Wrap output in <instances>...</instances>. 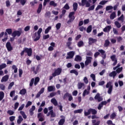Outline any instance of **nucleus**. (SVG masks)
Listing matches in <instances>:
<instances>
[{
	"label": "nucleus",
	"instance_id": "obj_29",
	"mask_svg": "<svg viewBox=\"0 0 125 125\" xmlns=\"http://www.w3.org/2000/svg\"><path fill=\"white\" fill-rule=\"evenodd\" d=\"M117 76V73L115 71H113L110 73L109 74V76L111 77H113V79H115V77Z\"/></svg>",
	"mask_w": 125,
	"mask_h": 125
},
{
	"label": "nucleus",
	"instance_id": "obj_15",
	"mask_svg": "<svg viewBox=\"0 0 125 125\" xmlns=\"http://www.w3.org/2000/svg\"><path fill=\"white\" fill-rule=\"evenodd\" d=\"M99 52L101 53L103 59H106V52L103 49H100L98 50Z\"/></svg>",
	"mask_w": 125,
	"mask_h": 125
},
{
	"label": "nucleus",
	"instance_id": "obj_23",
	"mask_svg": "<svg viewBox=\"0 0 125 125\" xmlns=\"http://www.w3.org/2000/svg\"><path fill=\"white\" fill-rule=\"evenodd\" d=\"M26 1H27V0H16V2L17 3L20 2L21 5H25Z\"/></svg>",
	"mask_w": 125,
	"mask_h": 125
},
{
	"label": "nucleus",
	"instance_id": "obj_12",
	"mask_svg": "<svg viewBox=\"0 0 125 125\" xmlns=\"http://www.w3.org/2000/svg\"><path fill=\"white\" fill-rule=\"evenodd\" d=\"M6 47L8 51H11L13 50V47H12V46H11V43L9 42H6Z\"/></svg>",
	"mask_w": 125,
	"mask_h": 125
},
{
	"label": "nucleus",
	"instance_id": "obj_11",
	"mask_svg": "<svg viewBox=\"0 0 125 125\" xmlns=\"http://www.w3.org/2000/svg\"><path fill=\"white\" fill-rule=\"evenodd\" d=\"M67 56L66 58V59H72L75 56V52L73 51H70L67 53Z\"/></svg>",
	"mask_w": 125,
	"mask_h": 125
},
{
	"label": "nucleus",
	"instance_id": "obj_57",
	"mask_svg": "<svg viewBox=\"0 0 125 125\" xmlns=\"http://www.w3.org/2000/svg\"><path fill=\"white\" fill-rule=\"evenodd\" d=\"M56 28L57 30H59L61 28V23L59 22L56 25Z\"/></svg>",
	"mask_w": 125,
	"mask_h": 125
},
{
	"label": "nucleus",
	"instance_id": "obj_54",
	"mask_svg": "<svg viewBox=\"0 0 125 125\" xmlns=\"http://www.w3.org/2000/svg\"><path fill=\"white\" fill-rule=\"evenodd\" d=\"M86 2H87V0H82V6H84L86 4Z\"/></svg>",
	"mask_w": 125,
	"mask_h": 125
},
{
	"label": "nucleus",
	"instance_id": "obj_56",
	"mask_svg": "<svg viewBox=\"0 0 125 125\" xmlns=\"http://www.w3.org/2000/svg\"><path fill=\"white\" fill-rule=\"evenodd\" d=\"M13 85H14V82H12L11 83H10V84L8 87V89H11V88H12V86H13Z\"/></svg>",
	"mask_w": 125,
	"mask_h": 125
},
{
	"label": "nucleus",
	"instance_id": "obj_36",
	"mask_svg": "<svg viewBox=\"0 0 125 125\" xmlns=\"http://www.w3.org/2000/svg\"><path fill=\"white\" fill-rule=\"evenodd\" d=\"M40 82V77H37L35 78L34 80V85H37L38 84V83Z\"/></svg>",
	"mask_w": 125,
	"mask_h": 125
},
{
	"label": "nucleus",
	"instance_id": "obj_62",
	"mask_svg": "<svg viewBox=\"0 0 125 125\" xmlns=\"http://www.w3.org/2000/svg\"><path fill=\"white\" fill-rule=\"evenodd\" d=\"M9 120L10 121V122H14V121H15V116H10L9 117Z\"/></svg>",
	"mask_w": 125,
	"mask_h": 125
},
{
	"label": "nucleus",
	"instance_id": "obj_25",
	"mask_svg": "<svg viewBox=\"0 0 125 125\" xmlns=\"http://www.w3.org/2000/svg\"><path fill=\"white\" fill-rule=\"evenodd\" d=\"M116 17H117V16L116 15V12L114 11L110 14V19L111 20H114V19H115Z\"/></svg>",
	"mask_w": 125,
	"mask_h": 125
},
{
	"label": "nucleus",
	"instance_id": "obj_39",
	"mask_svg": "<svg viewBox=\"0 0 125 125\" xmlns=\"http://www.w3.org/2000/svg\"><path fill=\"white\" fill-rule=\"evenodd\" d=\"M20 113L21 115L22 118H23L25 120L27 119V115H26V114H25V112L23 111H20Z\"/></svg>",
	"mask_w": 125,
	"mask_h": 125
},
{
	"label": "nucleus",
	"instance_id": "obj_17",
	"mask_svg": "<svg viewBox=\"0 0 125 125\" xmlns=\"http://www.w3.org/2000/svg\"><path fill=\"white\" fill-rule=\"evenodd\" d=\"M60 117L62 118V119H61L59 121V122L58 123V125H64V123H65V117H64L63 115H61L60 116Z\"/></svg>",
	"mask_w": 125,
	"mask_h": 125
},
{
	"label": "nucleus",
	"instance_id": "obj_19",
	"mask_svg": "<svg viewBox=\"0 0 125 125\" xmlns=\"http://www.w3.org/2000/svg\"><path fill=\"white\" fill-rule=\"evenodd\" d=\"M111 29H112V26L107 25L103 29V31L105 33H107V32H109L111 30Z\"/></svg>",
	"mask_w": 125,
	"mask_h": 125
},
{
	"label": "nucleus",
	"instance_id": "obj_21",
	"mask_svg": "<svg viewBox=\"0 0 125 125\" xmlns=\"http://www.w3.org/2000/svg\"><path fill=\"white\" fill-rule=\"evenodd\" d=\"M47 90L49 92L54 91L55 90V86L54 85L49 86L47 87Z\"/></svg>",
	"mask_w": 125,
	"mask_h": 125
},
{
	"label": "nucleus",
	"instance_id": "obj_44",
	"mask_svg": "<svg viewBox=\"0 0 125 125\" xmlns=\"http://www.w3.org/2000/svg\"><path fill=\"white\" fill-rule=\"evenodd\" d=\"M50 113L51 118H55L56 117V114L53 112V110H50Z\"/></svg>",
	"mask_w": 125,
	"mask_h": 125
},
{
	"label": "nucleus",
	"instance_id": "obj_60",
	"mask_svg": "<svg viewBox=\"0 0 125 125\" xmlns=\"http://www.w3.org/2000/svg\"><path fill=\"white\" fill-rule=\"evenodd\" d=\"M56 94H57V93L56 92H52L50 94V96H48V97H53L54 96H55L56 95Z\"/></svg>",
	"mask_w": 125,
	"mask_h": 125
},
{
	"label": "nucleus",
	"instance_id": "obj_64",
	"mask_svg": "<svg viewBox=\"0 0 125 125\" xmlns=\"http://www.w3.org/2000/svg\"><path fill=\"white\" fill-rule=\"evenodd\" d=\"M32 105V102L31 101H28L27 102V104L25 105V108H28L29 106H31Z\"/></svg>",
	"mask_w": 125,
	"mask_h": 125
},
{
	"label": "nucleus",
	"instance_id": "obj_48",
	"mask_svg": "<svg viewBox=\"0 0 125 125\" xmlns=\"http://www.w3.org/2000/svg\"><path fill=\"white\" fill-rule=\"evenodd\" d=\"M50 30H51V26H48L44 31L45 34H48Z\"/></svg>",
	"mask_w": 125,
	"mask_h": 125
},
{
	"label": "nucleus",
	"instance_id": "obj_7",
	"mask_svg": "<svg viewBox=\"0 0 125 125\" xmlns=\"http://www.w3.org/2000/svg\"><path fill=\"white\" fill-rule=\"evenodd\" d=\"M61 73H62V69L58 68L57 69L55 70V71L52 73V76H53V77H56V76H59Z\"/></svg>",
	"mask_w": 125,
	"mask_h": 125
},
{
	"label": "nucleus",
	"instance_id": "obj_20",
	"mask_svg": "<svg viewBox=\"0 0 125 125\" xmlns=\"http://www.w3.org/2000/svg\"><path fill=\"white\" fill-rule=\"evenodd\" d=\"M8 79H9V76L6 75L3 76L1 80V82L3 83V82H7L8 81Z\"/></svg>",
	"mask_w": 125,
	"mask_h": 125
},
{
	"label": "nucleus",
	"instance_id": "obj_37",
	"mask_svg": "<svg viewBox=\"0 0 125 125\" xmlns=\"http://www.w3.org/2000/svg\"><path fill=\"white\" fill-rule=\"evenodd\" d=\"M77 45L78 47H82V46L84 45V43H83V41H79L77 43Z\"/></svg>",
	"mask_w": 125,
	"mask_h": 125
},
{
	"label": "nucleus",
	"instance_id": "obj_55",
	"mask_svg": "<svg viewBox=\"0 0 125 125\" xmlns=\"http://www.w3.org/2000/svg\"><path fill=\"white\" fill-rule=\"evenodd\" d=\"M103 8V6L101 5H98L97 7L95 9V11H97L98 10H99V9H101Z\"/></svg>",
	"mask_w": 125,
	"mask_h": 125
},
{
	"label": "nucleus",
	"instance_id": "obj_18",
	"mask_svg": "<svg viewBox=\"0 0 125 125\" xmlns=\"http://www.w3.org/2000/svg\"><path fill=\"white\" fill-rule=\"evenodd\" d=\"M36 110V106L35 105H32L31 108L29 109V114L30 116L34 115V111Z\"/></svg>",
	"mask_w": 125,
	"mask_h": 125
},
{
	"label": "nucleus",
	"instance_id": "obj_42",
	"mask_svg": "<svg viewBox=\"0 0 125 125\" xmlns=\"http://www.w3.org/2000/svg\"><path fill=\"white\" fill-rule=\"evenodd\" d=\"M116 117H117V115L116 114V112H113L110 115V118L111 120H114Z\"/></svg>",
	"mask_w": 125,
	"mask_h": 125
},
{
	"label": "nucleus",
	"instance_id": "obj_22",
	"mask_svg": "<svg viewBox=\"0 0 125 125\" xmlns=\"http://www.w3.org/2000/svg\"><path fill=\"white\" fill-rule=\"evenodd\" d=\"M82 58L81 56L80 55H76L74 59V61L76 62H81L82 61Z\"/></svg>",
	"mask_w": 125,
	"mask_h": 125
},
{
	"label": "nucleus",
	"instance_id": "obj_26",
	"mask_svg": "<svg viewBox=\"0 0 125 125\" xmlns=\"http://www.w3.org/2000/svg\"><path fill=\"white\" fill-rule=\"evenodd\" d=\"M51 102L53 104V105H54V106H57V105H58V103L57 102V101L55 98H52L51 100Z\"/></svg>",
	"mask_w": 125,
	"mask_h": 125
},
{
	"label": "nucleus",
	"instance_id": "obj_13",
	"mask_svg": "<svg viewBox=\"0 0 125 125\" xmlns=\"http://www.w3.org/2000/svg\"><path fill=\"white\" fill-rule=\"evenodd\" d=\"M95 42H97V39L91 37L88 39V44L90 45H91L93 43H95Z\"/></svg>",
	"mask_w": 125,
	"mask_h": 125
},
{
	"label": "nucleus",
	"instance_id": "obj_47",
	"mask_svg": "<svg viewBox=\"0 0 125 125\" xmlns=\"http://www.w3.org/2000/svg\"><path fill=\"white\" fill-rule=\"evenodd\" d=\"M95 7V4H93V5L90 6L87 10L88 11H91V10H94V8Z\"/></svg>",
	"mask_w": 125,
	"mask_h": 125
},
{
	"label": "nucleus",
	"instance_id": "obj_5",
	"mask_svg": "<svg viewBox=\"0 0 125 125\" xmlns=\"http://www.w3.org/2000/svg\"><path fill=\"white\" fill-rule=\"evenodd\" d=\"M105 87L106 88H108L107 93H108V94H112V91L113 90V85H112V82L110 81L108 82L105 85Z\"/></svg>",
	"mask_w": 125,
	"mask_h": 125
},
{
	"label": "nucleus",
	"instance_id": "obj_16",
	"mask_svg": "<svg viewBox=\"0 0 125 125\" xmlns=\"http://www.w3.org/2000/svg\"><path fill=\"white\" fill-rule=\"evenodd\" d=\"M50 45L48 48V50L49 51H53V50H54V48L55 47V43L52 42L50 43Z\"/></svg>",
	"mask_w": 125,
	"mask_h": 125
},
{
	"label": "nucleus",
	"instance_id": "obj_1",
	"mask_svg": "<svg viewBox=\"0 0 125 125\" xmlns=\"http://www.w3.org/2000/svg\"><path fill=\"white\" fill-rule=\"evenodd\" d=\"M25 52V53H27L28 56H29V57H30V56H32V53H33V50L31 48H24L21 53V56H23Z\"/></svg>",
	"mask_w": 125,
	"mask_h": 125
},
{
	"label": "nucleus",
	"instance_id": "obj_50",
	"mask_svg": "<svg viewBox=\"0 0 125 125\" xmlns=\"http://www.w3.org/2000/svg\"><path fill=\"white\" fill-rule=\"evenodd\" d=\"M6 64L2 63L1 65H0V71L2 70V69H4V68H6Z\"/></svg>",
	"mask_w": 125,
	"mask_h": 125
},
{
	"label": "nucleus",
	"instance_id": "obj_8",
	"mask_svg": "<svg viewBox=\"0 0 125 125\" xmlns=\"http://www.w3.org/2000/svg\"><path fill=\"white\" fill-rule=\"evenodd\" d=\"M21 31L19 30H15L12 33V36L14 38H16V36L20 37L21 36V34H22V31H21V28L20 29Z\"/></svg>",
	"mask_w": 125,
	"mask_h": 125
},
{
	"label": "nucleus",
	"instance_id": "obj_41",
	"mask_svg": "<svg viewBox=\"0 0 125 125\" xmlns=\"http://www.w3.org/2000/svg\"><path fill=\"white\" fill-rule=\"evenodd\" d=\"M4 98V93L3 91H0V101H1Z\"/></svg>",
	"mask_w": 125,
	"mask_h": 125
},
{
	"label": "nucleus",
	"instance_id": "obj_43",
	"mask_svg": "<svg viewBox=\"0 0 125 125\" xmlns=\"http://www.w3.org/2000/svg\"><path fill=\"white\" fill-rule=\"evenodd\" d=\"M12 70H14V72L15 73H17V72H18V68H17V67H16V65H12Z\"/></svg>",
	"mask_w": 125,
	"mask_h": 125
},
{
	"label": "nucleus",
	"instance_id": "obj_53",
	"mask_svg": "<svg viewBox=\"0 0 125 125\" xmlns=\"http://www.w3.org/2000/svg\"><path fill=\"white\" fill-rule=\"evenodd\" d=\"M122 71H123V67H119L116 69V73L120 74Z\"/></svg>",
	"mask_w": 125,
	"mask_h": 125
},
{
	"label": "nucleus",
	"instance_id": "obj_49",
	"mask_svg": "<svg viewBox=\"0 0 125 125\" xmlns=\"http://www.w3.org/2000/svg\"><path fill=\"white\" fill-rule=\"evenodd\" d=\"M6 32L8 33V35L12 34V29L11 28H7L6 29Z\"/></svg>",
	"mask_w": 125,
	"mask_h": 125
},
{
	"label": "nucleus",
	"instance_id": "obj_14",
	"mask_svg": "<svg viewBox=\"0 0 125 125\" xmlns=\"http://www.w3.org/2000/svg\"><path fill=\"white\" fill-rule=\"evenodd\" d=\"M95 100H97L99 102H101L102 100H103V98L102 97L100 96V94L99 93H97L94 97Z\"/></svg>",
	"mask_w": 125,
	"mask_h": 125
},
{
	"label": "nucleus",
	"instance_id": "obj_3",
	"mask_svg": "<svg viewBox=\"0 0 125 125\" xmlns=\"http://www.w3.org/2000/svg\"><path fill=\"white\" fill-rule=\"evenodd\" d=\"M41 64H38L36 66V67L35 66H32L30 68V72H33V74L37 75L40 71H41Z\"/></svg>",
	"mask_w": 125,
	"mask_h": 125
},
{
	"label": "nucleus",
	"instance_id": "obj_61",
	"mask_svg": "<svg viewBox=\"0 0 125 125\" xmlns=\"http://www.w3.org/2000/svg\"><path fill=\"white\" fill-rule=\"evenodd\" d=\"M19 106V103L16 102L14 105V109L17 110V109L18 108Z\"/></svg>",
	"mask_w": 125,
	"mask_h": 125
},
{
	"label": "nucleus",
	"instance_id": "obj_40",
	"mask_svg": "<svg viewBox=\"0 0 125 125\" xmlns=\"http://www.w3.org/2000/svg\"><path fill=\"white\" fill-rule=\"evenodd\" d=\"M70 74H74L76 76H78L79 75V72L76 69H72L70 71Z\"/></svg>",
	"mask_w": 125,
	"mask_h": 125
},
{
	"label": "nucleus",
	"instance_id": "obj_2",
	"mask_svg": "<svg viewBox=\"0 0 125 125\" xmlns=\"http://www.w3.org/2000/svg\"><path fill=\"white\" fill-rule=\"evenodd\" d=\"M91 113L92 115H96V114H97V110L95 109L89 108V109H88L87 112H84V115L85 117H87V116H89V115H90V114Z\"/></svg>",
	"mask_w": 125,
	"mask_h": 125
},
{
	"label": "nucleus",
	"instance_id": "obj_63",
	"mask_svg": "<svg viewBox=\"0 0 125 125\" xmlns=\"http://www.w3.org/2000/svg\"><path fill=\"white\" fill-rule=\"evenodd\" d=\"M42 28H39V29L38 30V32H37L38 35L41 36V34L42 33Z\"/></svg>",
	"mask_w": 125,
	"mask_h": 125
},
{
	"label": "nucleus",
	"instance_id": "obj_51",
	"mask_svg": "<svg viewBox=\"0 0 125 125\" xmlns=\"http://www.w3.org/2000/svg\"><path fill=\"white\" fill-rule=\"evenodd\" d=\"M111 9H113V6L111 5L107 6L105 8V10L106 11H109V10H111Z\"/></svg>",
	"mask_w": 125,
	"mask_h": 125
},
{
	"label": "nucleus",
	"instance_id": "obj_6",
	"mask_svg": "<svg viewBox=\"0 0 125 125\" xmlns=\"http://www.w3.org/2000/svg\"><path fill=\"white\" fill-rule=\"evenodd\" d=\"M67 97L68 98V101H72V100H73V99L72 94H70L69 92L65 93L63 95L62 98H63V100H66V99H67Z\"/></svg>",
	"mask_w": 125,
	"mask_h": 125
},
{
	"label": "nucleus",
	"instance_id": "obj_33",
	"mask_svg": "<svg viewBox=\"0 0 125 125\" xmlns=\"http://www.w3.org/2000/svg\"><path fill=\"white\" fill-rule=\"evenodd\" d=\"M114 25H115L116 27H117L118 29H120V28L122 27V24H121V23H120L118 21H115L114 22Z\"/></svg>",
	"mask_w": 125,
	"mask_h": 125
},
{
	"label": "nucleus",
	"instance_id": "obj_28",
	"mask_svg": "<svg viewBox=\"0 0 125 125\" xmlns=\"http://www.w3.org/2000/svg\"><path fill=\"white\" fill-rule=\"evenodd\" d=\"M109 45H110V41H109V39L105 40L104 44V47H108Z\"/></svg>",
	"mask_w": 125,
	"mask_h": 125
},
{
	"label": "nucleus",
	"instance_id": "obj_30",
	"mask_svg": "<svg viewBox=\"0 0 125 125\" xmlns=\"http://www.w3.org/2000/svg\"><path fill=\"white\" fill-rule=\"evenodd\" d=\"M17 124L18 125H20L22 122H23V118L21 115H19L18 117V119L17 120Z\"/></svg>",
	"mask_w": 125,
	"mask_h": 125
},
{
	"label": "nucleus",
	"instance_id": "obj_34",
	"mask_svg": "<svg viewBox=\"0 0 125 125\" xmlns=\"http://www.w3.org/2000/svg\"><path fill=\"white\" fill-rule=\"evenodd\" d=\"M49 5H51V6H54V7H56V6H57V3H55L54 1L52 0L50 1Z\"/></svg>",
	"mask_w": 125,
	"mask_h": 125
},
{
	"label": "nucleus",
	"instance_id": "obj_38",
	"mask_svg": "<svg viewBox=\"0 0 125 125\" xmlns=\"http://www.w3.org/2000/svg\"><path fill=\"white\" fill-rule=\"evenodd\" d=\"M73 7L74 11H77L78 9V3L75 2L73 4Z\"/></svg>",
	"mask_w": 125,
	"mask_h": 125
},
{
	"label": "nucleus",
	"instance_id": "obj_4",
	"mask_svg": "<svg viewBox=\"0 0 125 125\" xmlns=\"http://www.w3.org/2000/svg\"><path fill=\"white\" fill-rule=\"evenodd\" d=\"M75 15V12H71L69 13L68 17L69 18V20L67 21V24H70V23H72L75 20L76 17L74 16Z\"/></svg>",
	"mask_w": 125,
	"mask_h": 125
},
{
	"label": "nucleus",
	"instance_id": "obj_27",
	"mask_svg": "<svg viewBox=\"0 0 125 125\" xmlns=\"http://www.w3.org/2000/svg\"><path fill=\"white\" fill-rule=\"evenodd\" d=\"M42 4L40 3L39 5V7H38V8L37 11V12L38 14H40L41 13V12H42Z\"/></svg>",
	"mask_w": 125,
	"mask_h": 125
},
{
	"label": "nucleus",
	"instance_id": "obj_24",
	"mask_svg": "<svg viewBox=\"0 0 125 125\" xmlns=\"http://www.w3.org/2000/svg\"><path fill=\"white\" fill-rule=\"evenodd\" d=\"M84 83H82V82H79L77 84V87L78 89H82L83 88V86H84Z\"/></svg>",
	"mask_w": 125,
	"mask_h": 125
},
{
	"label": "nucleus",
	"instance_id": "obj_45",
	"mask_svg": "<svg viewBox=\"0 0 125 125\" xmlns=\"http://www.w3.org/2000/svg\"><path fill=\"white\" fill-rule=\"evenodd\" d=\"M83 111V109H78L74 111V114H81Z\"/></svg>",
	"mask_w": 125,
	"mask_h": 125
},
{
	"label": "nucleus",
	"instance_id": "obj_10",
	"mask_svg": "<svg viewBox=\"0 0 125 125\" xmlns=\"http://www.w3.org/2000/svg\"><path fill=\"white\" fill-rule=\"evenodd\" d=\"M110 59L112 60L114 63H113V66H116L117 65V63H118V60L117 59V58H116L115 55H113L110 57Z\"/></svg>",
	"mask_w": 125,
	"mask_h": 125
},
{
	"label": "nucleus",
	"instance_id": "obj_35",
	"mask_svg": "<svg viewBox=\"0 0 125 125\" xmlns=\"http://www.w3.org/2000/svg\"><path fill=\"white\" fill-rule=\"evenodd\" d=\"M90 93V92L89 91H87V90L85 89L83 93V97H85V95H88Z\"/></svg>",
	"mask_w": 125,
	"mask_h": 125
},
{
	"label": "nucleus",
	"instance_id": "obj_32",
	"mask_svg": "<svg viewBox=\"0 0 125 125\" xmlns=\"http://www.w3.org/2000/svg\"><path fill=\"white\" fill-rule=\"evenodd\" d=\"M21 95H25L27 93V90L26 89H22L19 92Z\"/></svg>",
	"mask_w": 125,
	"mask_h": 125
},
{
	"label": "nucleus",
	"instance_id": "obj_31",
	"mask_svg": "<svg viewBox=\"0 0 125 125\" xmlns=\"http://www.w3.org/2000/svg\"><path fill=\"white\" fill-rule=\"evenodd\" d=\"M117 20L118 21H121L122 23L124 22V21H125V16L124 14H122L120 17L118 18Z\"/></svg>",
	"mask_w": 125,
	"mask_h": 125
},
{
	"label": "nucleus",
	"instance_id": "obj_52",
	"mask_svg": "<svg viewBox=\"0 0 125 125\" xmlns=\"http://www.w3.org/2000/svg\"><path fill=\"white\" fill-rule=\"evenodd\" d=\"M7 114H8L10 116H12V115H14V112L11 110H8L7 111Z\"/></svg>",
	"mask_w": 125,
	"mask_h": 125
},
{
	"label": "nucleus",
	"instance_id": "obj_58",
	"mask_svg": "<svg viewBox=\"0 0 125 125\" xmlns=\"http://www.w3.org/2000/svg\"><path fill=\"white\" fill-rule=\"evenodd\" d=\"M83 81L84 83H85V84H87V83H88V79H87V77H84Z\"/></svg>",
	"mask_w": 125,
	"mask_h": 125
},
{
	"label": "nucleus",
	"instance_id": "obj_9",
	"mask_svg": "<svg viewBox=\"0 0 125 125\" xmlns=\"http://www.w3.org/2000/svg\"><path fill=\"white\" fill-rule=\"evenodd\" d=\"M91 60H92V57H86V61L84 62L85 66H88L89 64L91 63Z\"/></svg>",
	"mask_w": 125,
	"mask_h": 125
},
{
	"label": "nucleus",
	"instance_id": "obj_46",
	"mask_svg": "<svg viewBox=\"0 0 125 125\" xmlns=\"http://www.w3.org/2000/svg\"><path fill=\"white\" fill-rule=\"evenodd\" d=\"M91 31H92V26L89 25L87 28L86 32H87V33H90L91 32Z\"/></svg>",
	"mask_w": 125,
	"mask_h": 125
},
{
	"label": "nucleus",
	"instance_id": "obj_59",
	"mask_svg": "<svg viewBox=\"0 0 125 125\" xmlns=\"http://www.w3.org/2000/svg\"><path fill=\"white\" fill-rule=\"evenodd\" d=\"M35 81V79L32 78L30 83H29V86H33V84H34V82Z\"/></svg>",
	"mask_w": 125,
	"mask_h": 125
}]
</instances>
